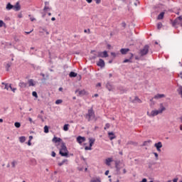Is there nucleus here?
Returning <instances> with one entry per match:
<instances>
[{"label":"nucleus","instance_id":"obj_57","mask_svg":"<svg viewBox=\"0 0 182 182\" xmlns=\"http://www.w3.org/2000/svg\"><path fill=\"white\" fill-rule=\"evenodd\" d=\"M87 4H92V2H93V0H85Z\"/></svg>","mask_w":182,"mask_h":182},{"label":"nucleus","instance_id":"obj_18","mask_svg":"<svg viewBox=\"0 0 182 182\" xmlns=\"http://www.w3.org/2000/svg\"><path fill=\"white\" fill-rule=\"evenodd\" d=\"M163 97H166L164 94H157L154 97V99H163Z\"/></svg>","mask_w":182,"mask_h":182},{"label":"nucleus","instance_id":"obj_7","mask_svg":"<svg viewBox=\"0 0 182 182\" xmlns=\"http://www.w3.org/2000/svg\"><path fill=\"white\" fill-rule=\"evenodd\" d=\"M97 58H109V53L107 50L99 51L97 53Z\"/></svg>","mask_w":182,"mask_h":182},{"label":"nucleus","instance_id":"obj_6","mask_svg":"<svg viewBox=\"0 0 182 182\" xmlns=\"http://www.w3.org/2000/svg\"><path fill=\"white\" fill-rule=\"evenodd\" d=\"M172 26H176V25H181L182 22V15L177 17L174 21L171 20Z\"/></svg>","mask_w":182,"mask_h":182},{"label":"nucleus","instance_id":"obj_45","mask_svg":"<svg viewBox=\"0 0 182 182\" xmlns=\"http://www.w3.org/2000/svg\"><path fill=\"white\" fill-rule=\"evenodd\" d=\"M111 56H113L112 59H114V58H116V56H117L116 53L111 52Z\"/></svg>","mask_w":182,"mask_h":182},{"label":"nucleus","instance_id":"obj_41","mask_svg":"<svg viewBox=\"0 0 182 182\" xmlns=\"http://www.w3.org/2000/svg\"><path fill=\"white\" fill-rule=\"evenodd\" d=\"M153 154L154 155L156 160H159V154H157V152H154Z\"/></svg>","mask_w":182,"mask_h":182},{"label":"nucleus","instance_id":"obj_49","mask_svg":"<svg viewBox=\"0 0 182 182\" xmlns=\"http://www.w3.org/2000/svg\"><path fill=\"white\" fill-rule=\"evenodd\" d=\"M84 32H85V33H87V32H88V33H90V28H87V30L85 29Z\"/></svg>","mask_w":182,"mask_h":182},{"label":"nucleus","instance_id":"obj_53","mask_svg":"<svg viewBox=\"0 0 182 182\" xmlns=\"http://www.w3.org/2000/svg\"><path fill=\"white\" fill-rule=\"evenodd\" d=\"M33 31V30H31V31H26L25 34L26 35H29L30 33H31Z\"/></svg>","mask_w":182,"mask_h":182},{"label":"nucleus","instance_id":"obj_21","mask_svg":"<svg viewBox=\"0 0 182 182\" xmlns=\"http://www.w3.org/2000/svg\"><path fill=\"white\" fill-rule=\"evenodd\" d=\"M40 76H42L43 78L41 79L42 82H46L47 79H49V75H46V77H45V74L44 73H40Z\"/></svg>","mask_w":182,"mask_h":182},{"label":"nucleus","instance_id":"obj_30","mask_svg":"<svg viewBox=\"0 0 182 182\" xmlns=\"http://www.w3.org/2000/svg\"><path fill=\"white\" fill-rule=\"evenodd\" d=\"M49 129H50L49 126L45 125L44 126V133H46V134L49 133Z\"/></svg>","mask_w":182,"mask_h":182},{"label":"nucleus","instance_id":"obj_43","mask_svg":"<svg viewBox=\"0 0 182 182\" xmlns=\"http://www.w3.org/2000/svg\"><path fill=\"white\" fill-rule=\"evenodd\" d=\"M38 119H41V120L42 122H45V119H43V117L42 115H41V114L38 115Z\"/></svg>","mask_w":182,"mask_h":182},{"label":"nucleus","instance_id":"obj_54","mask_svg":"<svg viewBox=\"0 0 182 182\" xmlns=\"http://www.w3.org/2000/svg\"><path fill=\"white\" fill-rule=\"evenodd\" d=\"M107 48L110 50V49H112V46L110 44H107Z\"/></svg>","mask_w":182,"mask_h":182},{"label":"nucleus","instance_id":"obj_16","mask_svg":"<svg viewBox=\"0 0 182 182\" xmlns=\"http://www.w3.org/2000/svg\"><path fill=\"white\" fill-rule=\"evenodd\" d=\"M166 13L164 11L161 12L157 17L158 21H161V19H164V14Z\"/></svg>","mask_w":182,"mask_h":182},{"label":"nucleus","instance_id":"obj_11","mask_svg":"<svg viewBox=\"0 0 182 182\" xmlns=\"http://www.w3.org/2000/svg\"><path fill=\"white\" fill-rule=\"evenodd\" d=\"M105 87L106 89H107V90H109V92H112V90L114 89V86L113 85V84H112L109 81L107 82Z\"/></svg>","mask_w":182,"mask_h":182},{"label":"nucleus","instance_id":"obj_36","mask_svg":"<svg viewBox=\"0 0 182 182\" xmlns=\"http://www.w3.org/2000/svg\"><path fill=\"white\" fill-rule=\"evenodd\" d=\"M32 96H33V97H36V99H38V92H36V91H33Z\"/></svg>","mask_w":182,"mask_h":182},{"label":"nucleus","instance_id":"obj_12","mask_svg":"<svg viewBox=\"0 0 182 182\" xmlns=\"http://www.w3.org/2000/svg\"><path fill=\"white\" fill-rule=\"evenodd\" d=\"M76 140L79 144H82V143H84V141H86V137L82 136H78L76 138Z\"/></svg>","mask_w":182,"mask_h":182},{"label":"nucleus","instance_id":"obj_59","mask_svg":"<svg viewBox=\"0 0 182 182\" xmlns=\"http://www.w3.org/2000/svg\"><path fill=\"white\" fill-rule=\"evenodd\" d=\"M109 170H107V171L105 172V174L106 176H109Z\"/></svg>","mask_w":182,"mask_h":182},{"label":"nucleus","instance_id":"obj_40","mask_svg":"<svg viewBox=\"0 0 182 182\" xmlns=\"http://www.w3.org/2000/svg\"><path fill=\"white\" fill-rule=\"evenodd\" d=\"M5 25L6 24L4 23V21L0 20V28H2V26H5Z\"/></svg>","mask_w":182,"mask_h":182},{"label":"nucleus","instance_id":"obj_33","mask_svg":"<svg viewBox=\"0 0 182 182\" xmlns=\"http://www.w3.org/2000/svg\"><path fill=\"white\" fill-rule=\"evenodd\" d=\"M64 163H68V159H64V160H63L62 162L58 163V166H59L60 167H62V165H63Z\"/></svg>","mask_w":182,"mask_h":182},{"label":"nucleus","instance_id":"obj_1","mask_svg":"<svg viewBox=\"0 0 182 182\" xmlns=\"http://www.w3.org/2000/svg\"><path fill=\"white\" fill-rule=\"evenodd\" d=\"M59 154L61 157H69V151L66 147L65 142H61V149L59 151Z\"/></svg>","mask_w":182,"mask_h":182},{"label":"nucleus","instance_id":"obj_2","mask_svg":"<svg viewBox=\"0 0 182 182\" xmlns=\"http://www.w3.org/2000/svg\"><path fill=\"white\" fill-rule=\"evenodd\" d=\"M6 9L7 11H11V9H14L16 12L21 11V4H19V1L16 2V4L14 6L11 3H8L6 6Z\"/></svg>","mask_w":182,"mask_h":182},{"label":"nucleus","instance_id":"obj_26","mask_svg":"<svg viewBox=\"0 0 182 182\" xmlns=\"http://www.w3.org/2000/svg\"><path fill=\"white\" fill-rule=\"evenodd\" d=\"M35 82L33 81V79L28 80V86H35Z\"/></svg>","mask_w":182,"mask_h":182},{"label":"nucleus","instance_id":"obj_15","mask_svg":"<svg viewBox=\"0 0 182 182\" xmlns=\"http://www.w3.org/2000/svg\"><path fill=\"white\" fill-rule=\"evenodd\" d=\"M130 52V48H121L120 53L122 55H127V53Z\"/></svg>","mask_w":182,"mask_h":182},{"label":"nucleus","instance_id":"obj_62","mask_svg":"<svg viewBox=\"0 0 182 182\" xmlns=\"http://www.w3.org/2000/svg\"><path fill=\"white\" fill-rule=\"evenodd\" d=\"M113 59H114V58L109 60L108 61V63H113Z\"/></svg>","mask_w":182,"mask_h":182},{"label":"nucleus","instance_id":"obj_44","mask_svg":"<svg viewBox=\"0 0 182 182\" xmlns=\"http://www.w3.org/2000/svg\"><path fill=\"white\" fill-rule=\"evenodd\" d=\"M97 58V55L96 54H94L92 57H91V60H95Z\"/></svg>","mask_w":182,"mask_h":182},{"label":"nucleus","instance_id":"obj_25","mask_svg":"<svg viewBox=\"0 0 182 182\" xmlns=\"http://www.w3.org/2000/svg\"><path fill=\"white\" fill-rule=\"evenodd\" d=\"M69 76H70V77H76V76H77V74L73 71H71L69 73Z\"/></svg>","mask_w":182,"mask_h":182},{"label":"nucleus","instance_id":"obj_52","mask_svg":"<svg viewBox=\"0 0 182 182\" xmlns=\"http://www.w3.org/2000/svg\"><path fill=\"white\" fill-rule=\"evenodd\" d=\"M96 87H102V83H101V82H98V83L96 85Z\"/></svg>","mask_w":182,"mask_h":182},{"label":"nucleus","instance_id":"obj_28","mask_svg":"<svg viewBox=\"0 0 182 182\" xmlns=\"http://www.w3.org/2000/svg\"><path fill=\"white\" fill-rule=\"evenodd\" d=\"M26 141V137H25L23 136L19 137L20 143H25Z\"/></svg>","mask_w":182,"mask_h":182},{"label":"nucleus","instance_id":"obj_47","mask_svg":"<svg viewBox=\"0 0 182 182\" xmlns=\"http://www.w3.org/2000/svg\"><path fill=\"white\" fill-rule=\"evenodd\" d=\"M48 9H50L48 6H45L43 8L44 12H46V11H48Z\"/></svg>","mask_w":182,"mask_h":182},{"label":"nucleus","instance_id":"obj_50","mask_svg":"<svg viewBox=\"0 0 182 182\" xmlns=\"http://www.w3.org/2000/svg\"><path fill=\"white\" fill-rule=\"evenodd\" d=\"M148 166H149V168H151V167H153V163L149 162V163L148 164Z\"/></svg>","mask_w":182,"mask_h":182},{"label":"nucleus","instance_id":"obj_32","mask_svg":"<svg viewBox=\"0 0 182 182\" xmlns=\"http://www.w3.org/2000/svg\"><path fill=\"white\" fill-rule=\"evenodd\" d=\"M9 89H11V90L14 93H15V92H16V87H12V85H11V84H10V85H9Z\"/></svg>","mask_w":182,"mask_h":182},{"label":"nucleus","instance_id":"obj_8","mask_svg":"<svg viewBox=\"0 0 182 182\" xmlns=\"http://www.w3.org/2000/svg\"><path fill=\"white\" fill-rule=\"evenodd\" d=\"M97 66H98L101 69H103V68L106 66V63H105V60L100 58L99 61L97 63Z\"/></svg>","mask_w":182,"mask_h":182},{"label":"nucleus","instance_id":"obj_23","mask_svg":"<svg viewBox=\"0 0 182 182\" xmlns=\"http://www.w3.org/2000/svg\"><path fill=\"white\" fill-rule=\"evenodd\" d=\"M70 127V125L69 124H65L63 127V130H64V132H68L69 130Z\"/></svg>","mask_w":182,"mask_h":182},{"label":"nucleus","instance_id":"obj_35","mask_svg":"<svg viewBox=\"0 0 182 182\" xmlns=\"http://www.w3.org/2000/svg\"><path fill=\"white\" fill-rule=\"evenodd\" d=\"M163 27V23L161 22H159L157 23V29L160 30Z\"/></svg>","mask_w":182,"mask_h":182},{"label":"nucleus","instance_id":"obj_46","mask_svg":"<svg viewBox=\"0 0 182 182\" xmlns=\"http://www.w3.org/2000/svg\"><path fill=\"white\" fill-rule=\"evenodd\" d=\"M126 26H127L126 22L123 21V22L122 23V28H124V29L126 28Z\"/></svg>","mask_w":182,"mask_h":182},{"label":"nucleus","instance_id":"obj_17","mask_svg":"<svg viewBox=\"0 0 182 182\" xmlns=\"http://www.w3.org/2000/svg\"><path fill=\"white\" fill-rule=\"evenodd\" d=\"M112 161H113V158H107L105 159V164L107 166H110Z\"/></svg>","mask_w":182,"mask_h":182},{"label":"nucleus","instance_id":"obj_58","mask_svg":"<svg viewBox=\"0 0 182 182\" xmlns=\"http://www.w3.org/2000/svg\"><path fill=\"white\" fill-rule=\"evenodd\" d=\"M15 161H14L12 163H11V166L13 168H15Z\"/></svg>","mask_w":182,"mask_h":182},{"label":"nucleus","instance_id":"obj_29","mask_svg":"<svg viewBox=\"0 0 182 182\" xmlns=\"http://www.w3.org/2000/svg\"><path fill=\"white\" fill-rule=\"evenodd\" d=\"M11 66H12V63H9L6 64V72H9V68H11Z\"/></svg>","mask_w":182,"mask_h":182},{"label":"nucleus","instance_id":"obj_55","mask_svg":"<svg viewBox=\"0 0 182 182\" xmlns=\"http://www.w3.org/2000/svg\"><path fill=\"white\" fill-rule=\"evenodd\" d=\"M28 146H32V142H31V140H28L27 142Z\"/></svg>","mask_w":182,"mask_h":182},{"label":"nucleus","instance_id":"obj_38","mask_svg":"<svg viewBox=\"0 0 182 182\" xmlns=\"http://www.w3.org/2000/svg\"><path fill=\"white\" fill-rule=\"evenodd\" d=\"M63 102V100H57L55 101V105H60Z\"/></svg>","mask_w":182,"mask_h":182},{"label":"nucleus","instance_id":"obj_64","mask_svg":"<svg viewBox=\"0 0 182 182\" xmlns=\"http://www.w3.org/2000/svg\"><path fill=\"white\" fill-rule=\"evenodd\" d=\"M18 18H22V14H19L18 15Z\"/></svg>","mask_w":182,"mask_h":182},{"label":"nucleus","instance_id":"obj_9","mask_svg":"<svg viewBox=\"0 0 182 182\" xmlns=\"http://www.w3.org/2000/svg\"><path fill=\"white\" fill-rule=\"evenodd\" d=\"M133 58H134V54L130 53V58H125V59L122 61V63H133V60H132V59H133Z\"/></svg>","mask_w":182,"mask_h":182},{"label":"nucleus","instance_id":"obj_39","mask_svg":"<svg viewBox=\"0 0 182 182\" xmlns=\"http://www.w3.org/2000/svg\"><path fill=\"white\" fill-rule=\"evenodd\" d=\"M92 146L91 145H89L88 146H85V150L87 151V150H92Z\"/></svg>","mask_w":182,"mask_h":182},{"label":"nucleus","instance_id":"obj_27","mask_svg":"<svg viewBox=\"0 0 182 182\" xmlns=\"http://www.w3.org/2000/svg\"><path fill=\"white\" fill-rule=\"evenodd\" d=\"M18 86L20 87H26V86H28V83L23 82H19Z\"/></svg>","mask_w":182,"mask_h":182},{"label":"nucleus","instance_id":"obj_4","mask_svg":"<svg viewBox=\"0 0 182 182\" xmlns=\"http://www.w3.org/2000/svg\"><path fill=\"white\" fill-rule=\"evenodd\" d=\"M85 119H87V122H90L91 120H93V119L96 117L93 108L88 109L87 113L85 114Z\"/></svg>","mask_w":182,"mask_h":182},{"label":"nucleus","instance_id":"obj_10","mask_svg":"<svg viewBox=\"0 0 182 182\" xmlns=\"http://www.w3.org/2000/svg\"><path fill=\"white\" fill-rule=\"evenodd\" d=\"M119 164H120V161H115V168L117 176H120V170L122 168L119 166Z\"/></svg>","mask_w":182,"mask_h":182},{"label":"nucleus","instance_id":"obj_20","mask_svg":"<svg viewBox=\"0 0 182 182\" xmlns=\"http://www.w3.org/2000/svg\"><path fill=\"white\" fill-rule=\"evenodd\" d=\"M79 93L80 96H85V95H86V91L85 90H80L79 91V90H75V93Z\"/></svg>","mask_w":182,"mask_h":182},{"label":"nucleus","instance_id":"obj_61","mask_svg":"<svg viewBox=\"0 0 182 182\" xmlns=\"http://www.w3.org/2000/svg\"><path fill=\"white\" fill-rule=\"evenodd\" d=\"M96 4H99L100 2H102L101 0H95Z\"/></svg>","mask_w":182,"mask_h":182},{"label":"nucleus","instance_id":"obj_22","mask_svg":"<svg viewBox=\"0 0 182 182\" xmlns=\"http://www.w3.org/2000/svg\"><path fill=\"white\" fill-rule=\"evenodd\" d=\"M89 145L93 147V144H95V141H96V139L94 138H89Z\"/></svg>","mask_w":182,"mask_h":182},{"label":"nucleus","instance_id":"obj_34","mask_svg":"<svg viewBox=\"0 0 182 182\" xmlns=\"http://www.w3.org/2000/svg\"><path fill=\"white\" fill-rule=\"evenodd\" d=\"M14 126L16 127V129H19V127H21V122H16L14 123Z\"/></svg>","mask_w":182,"mask_h":182},{"label":"nucleus","instance_id":"obj_14","mask_svg":"<svg viewBox=\"0 0 182 182\" xmlns=\"http://www.w3.org/2000/svg\"><path fill=\"white\" fill-rule=\"evenodd\" d=\"M108 137L109 140H114V139H116V135L114 134V132H108Z\"/></svg>","mask_w":182,"mask_h":182},{"label":"nucleus","instance_id":"obj_60","mask_svg":"<svg viewBox=\"0 0 182 182\" xmlns=\"http://www.w3.org/2000/svg\"><path fill=\"white\" fill-rule=\"evenodd\" d=\"M28 121L30 122V123H33V120H32V118L28 117Z\"/></svg>","mask_w":182,"mask_h":182},{"label":"nucleus","instance_id":"obj_42","mask_svg":"<svg viewBox=\"0 0 182 182\" xmlns=\"http://www.w3.org/2000/svg\"><path fill=\"white\" fill-rule=\"evenodd\" d=\"M110 128V124L107 123L105 124V130H106V129H109Z\"/></svg>","mask_w":182,"mask_h":182},{"label":"nucleus","instance_id":"obj_37","mask_svg":"<svg viewBox=\"0 0 182 182\" xmlns=\"http://www.w3.org/2000/svg\"><path fill=\"white\" fill-rule=\"evenodd\" d=\"M90 182H102L100 178H97L96 179L91 180Z\"/></svg>","mask_w":182,"mask_h":182},{"label":"nucleus","instance_id":"obj_13","mask_svg":"<svg viewBox=\"0 0 182 182\" xmlns=\"http://www.w3.org/2000/svg\"><path fill=\"white\" fill-rule=\"evenodd\" d=\"M53 143H62L63 142L61 138L54 136L52 139Z\"/></svg>","mask_w":182,"mask_h":182},{"label":"nucleus","instance_id":"obj_63","mask_svg":"<svg viewBox=\"0 0 182 182\" xmlns=\"http://www.w3.org/2000/svg\"><path fill=\"white\" fill-rule=\"evenodd\" d=\"M47 5H49V1H46L45 2V6H47Z\"/></svg>","mask_w":182,"mask_h":182},{"label":"nucleus","instance_id":"obj_48","mask_svg":"<svg viewBox=\"0 0 182 182\" xmlns=\"http://www.w3.org/2000/svg\"><path fill=\"white\" fill-rule=\"evenodd\" d=\"M51 156H52V157H56V152H55L54 151H53L51 152Z\"/></svg>","mask_w":182,"mask_h":182},{"label":"nucleus","instance_id":"obj_51","mask_svg":"<svg viewBox=\"0 0 182 182\" xmlns=\"http://www.w3.org/2000/svg\"><path fill=\"white\" fill-rule=\"evenodd\" d=\"M4 89H6V90H9V85L5 84V87Z\"/></svg>","mask_w":182,"mask_h":182},{"label":"nucleus","instance_id":"obj_5","mask_svg":"<svg viewBox=\"0 0 182 182\" xmlns=\"http://www.w3.org/2000/svg\"><path fill=\"white\" fill-rule=\"evenodd\" d=\"M150 48V46L149 45H145L143 48V49H141L139 51V54L141 56H146L147 53H149V49Z\"/></svg>","mask_w":182,"mask_h":182},{"label":"nucleus","instance_id":"obj_19","mask_svg":"<svg viewBox=\"0 0 182 182\" xmlns=\"http://www.w3.org/2000/svg\"><path fill=\"white\" fill-rule=\"evenodd\" d=\"M154 147H156V149H161V147H163V144L161 143V141H159L157 143L154 144Z\"/></svg>","mask_w":182,"mask_h":182},{"label":"nucleus","instance_id":"obj_31","mask_svg":"<svg viewBox=\"0 0 182 182\" xmlns=\"http://www.w3.org/2000/svg\"><path fill=\"white\" fill-rule=\"evenodd\" d=\"M134 102H138V103H141V100H140L139 97H135L134 100H133V103H134Z\"/></svg>","mask_w":182,"mask_h":182},{"label":"nucleus","instance_id":"obj_3","mask_svg":"<svg viewBox=\"0 0 182 182\" xmlns=\"http://www.w3.org/2000/svg\"><path fill=\"white\" fill-rule=\"evenodd\" d=\"M161 109L152 110L151 112V117H154V116H157L158 114H160V113H163L164 110H166V107L163 106V104H160Z\"/></svg>","mask_w":182,"mask_h":182},{"label":"nucleus","instance_id":"obj_24","mask_svg":"<svg viewBox=\"0 0 182 182\" xmlns=\"http://www.w3.org/2000/svg\"><path fill=\"white\" fill-rule=\"evenodd\" d=\"M150 143H151V140L149 139L148 141H144L143 144L141 146V147H144V146H149V144H150Z\"/></svg>","mask_w":182,"mask_h":182},{"label":"nucleus","instance_id":"obj_56","mask_svg":"<svg viewBox=\"0 0 182 182\" xmlns=\"http://www.w3.org/2000/svg\"><path fill=\"white\" fill-rule=\"evenodd\" d=\"M42 18H45L46 16V13L41 12Z\"/></svg>","mask_w":182,"mask_h":182}]
</instances>
